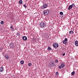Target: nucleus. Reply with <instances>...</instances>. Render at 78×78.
I'll use <instances>...</instances> for the list:
<instances>
[{
    "mask_svg": "<svg viewBox=\"0 0 78 78\" xmlns=\"http://www.w3.org/2000/svg\"><path fill=\"white\" fill-rule=\"evenodd\" d=\"M49 13V10H46L43 12V14H44V16H45L48 14Z\"/></svg>",
    "mask_w": 78,
    "mask_h": 78,
    "instance_id": "2",
    "label": "nucleus"
},
{
    "mask_svg": "<svg viewBox=\"0 0 78 78\" xmlns=\"http://www.w3.org/2000/svg\"><path fill=\"white\" fill-rule=\"evenodd\" d=\"M51 50V48L48 47V51H50Z\"/></svg>",
    "mask_w": 78,
    "mask_h": 78,
    "instance_id": "16",
    "label": "nucleus"
},
{
    "mask_svg": "<svg viewBox=\"0 0 78 78\" xmlns=\"http://www.w3.org/2000/svg\"><path fill=\"white\" fill-rule=\"evenodd\" d=\"M20 63L21 64H23L24 63V62L23 61H21Z\"/></svg>",
    "mask_w": 78,
    "mask_h": 78,
    "instance_id": "19",
    "label": "nucleus"
},
{
    "mask_svg": "<svg viewBox=\"0 0 78 78\" xmlns=\"http://www.w3.org/2000/svg\"><path fill=\"white\" fill-rule=\"evenodd\" d=\"M73 7V5H69V7L68 8V10H70L71 9H72Z\"/></svg>",
    "mask_w": 78,
    "mask_h": 78,
    "instance_id": "8",
    "label": "nucleus"
},
{
    "mask_svg": "<svg viewBox=\"0 0 78 78\" xmlns=\"http://www.w3.org/2000/svg\"><path fill=\"white\" fill-rule=\"evenodd\" d=\"M72 5H73V7H75V5L74 3L72 4Z\"/></svg>",
    "mask_w": 78,
    "mask_h": 78,
    "instance_id": "25",
    "label": "nucleus"
},
{
    "mask_svg": "<svg viewBox=\"0 0 78 78\" xmlns=\"http://www.w3.org/2000/svg\"><path fill=\"white\" fill-rule=\"evenodd\" d=\"M43 6L44 8H46L48 6V5L47 4H44L43 5Z\"/></svg>",
    "mask_w": 78,
    "mask_h": 78,
    "instance_id": "12",
    "label": "nucleus"
},
{
    "mask_svg": "<svg viewBox=\"0 0 78 78\" xmlns=\"http://www.w3.org/2000/svg\"><path fill=\"white\" fill-rule=\"evenodd\" d=\"M16 35H17V36H20V33H17L16 34Z\"/></svg>",
    "mask_w": 78,
    "mask_h": 78,
    "instance_id": "21",
    "label": "nucleus"
},
{
    "mask_svg": "<svg viewBox=\"0 0 78 78\" xmlns=\"http://www.w3.org/2000/svg\"><path fill=\"white\" fill-rule=\"evenodd\" d=\"M67 39L65 38V40L63 41V43L64 44H66L67 43Z\"/></svg>",
    "mask_w": 78,
    "mask_h": 78,
    "instance_id": "6",
    "label": "nucleus"
},
{
    "mask_svg": "<svg viewBox=\"0 0 78 78\" xmlns=\"http://www.w3.org/2000/svg\"><path fill=\"white\" fill-rule=\"evenodd\" d=\"M22 3H23V2H22V1L20 0L19 1V3L20 4H22Z\"/></svg>",
    "mask_w": 78,
    "mask_h": 78,
    "instance_id": "20",
    "label": "nucleus"
},
{
    "mask_svg": "<svg viewBox=\"0 0 78 78\" xmlns=\"http://www.w3.org/2000/svg\"><path fill=\"white\" fill-rule=\"evenodd\" d=\"M28 65L29 66H31L32 65L31 63H29Z\"/></svg>",
    "mask_w": 78,
    "mask_h": 78,
    "instance_id": "22",
    "label": "nucleus"
},
{
    "mask_svg": "<svg viewBox=\"0 0 78 78\" xmlns=\"http://www.w3.org/2000/svg\"><path fill=\"white\" fill-rule=\"evenodd\" d=\"M60 15H62L63 14V12H60Z\"/></svg>",
    "mask_w": 78,
    "mask_h": 78,
    "instance_id": "24",
    "label": "nucleus"
},
{
    "mask_svg": "<svg viewBox=\"0 0 78 78\" xmlns=\"http://www.w3.org/2000/svg\"><path fill=\"white\" fill-rule=\"evenodd\" d=\"M72 75H74L75 74V71H73V72L71 73Z\"/></svg>",
    "mask_w": 78,
    "mask_h": 78,
    "instance_id": "15",
    "label": "nucleus"
},
{
    "mask_svg": "<svg viewBox=\"0 0 78 78\" xmlns=\"http://www.w3.org/2000/svg\"><path fill=\"white\" fill-rule=\"evenodd\" d=\"M23 6H24V7L25 8H27V5H26L24 4L23 5Z\"/></svg>",
    "mask_w": 78,
    "mask_h": 78,
    "instance_id": "23",
    "label": "nucleus"
},
{
    "mask_svg": "<svg viewBox=\"0 0 78 78\" xmlns=\"http://www.w3.org/2000/svg\"><path fill=\"white\" fill-rule=\"evenodd\" d=\"M40 26L41 28H44L46 27V24L44 22H42L40 23Z\"/></svg>",
    "mask_w": 78,
    "mask_h": 78,
    "instance_id": "1",
    "label": "nucleus"
},
{
    "mask_svg": "<svg viewBox=\"0 0 78 78\" xmlns=\"http://www.w3.org/2000/svg\"><path fill=\"white\" fill-rule=\"evenodd\" d=\"M23 41H27V37L26 36H23Z\"/></svg>",
    "mask_w": 78,
    "mask_h": 78,
    "instance_id": "9",
    "label": "nucleus"
},
{
    "mask_svg": "<svg viewBox=\"0 0 78 78\" xmlns=\"http://www.w3.org/2000/svg\"><path fill=\"white\" fill-rule=\"evenodd\" d=\"M69 33L71 34H73V30H71L70 31H69Z\"/></svg>",
    "mask_w": 78,
    "mask_h": 78,
    "instance_id": "13",
    "label": "nucleus"
},
{
    "mask_svg": "<svg viewBox=\"0 0 78 78\" xmlns=\"http://www.w3.org/2000/svg\"><path fill=\"white\" fill-rule=\"evenodd\" d=\"M53 46L55 48H57L58 47V44L56 43H54L53 44Z\"/></svg>",
    "mask_w": 78,
    "mask_h": 78,
    "instance_id": "3",
    "label": "nucleus"
},
{
    "mask_svg": "<svg viewBox=\"0 0 78 78\" xmlns=\"http://www.w3.org/2000/svg\"><path fill=\"white\" fill-rule=\"evenodd\" d=\"M14 30V28H12V31H13Z\"/></svg>",
    "mask_w": 78,
    "mask_h": 78,
    "instance_id": "30",
    "label": "nucleus"
},
{
    "mask_svg": "<svg viewBox=\"0 0 78 78\" xmlns=\"http://www.w3.org/2000/svg\"><path fill=\"white\" fill-rule=\"evenodd\" d=\"M55 62H58V59H56V60H55Z\"/></svg>",
    "mask_w": 78,
    "mask_h": 78,
    "instance_id": "26",
    "label": "nucleus"
},
{
    "mask_svg": "<svg viewBox=\"0 0 78 78\" xmlns=\"http://www.w3.org/2000/svg\"><path fill=\"white\" fill-rule=\"evenodd\" d=\"M5 58L6 59H8L9 58V57H8V55H5Z\"/></svg>",
    "mask_w": 78,
    "mask_h": 78,
    "instance_id": "14",
    "label": "nucleus"
},
{
    "mask_svg": "<svg viewBox=\"0 0 78 78\" xmlns=\"http://www.w3.org/2000/svg\"><path fill=\"white\" fill-rule=\"evenodd\" d=\"M75 45H76V46H78V41H75Z\"/></svg>",
    "mask_w": 78,
    "mask_h": 78,
    "instance_id": "11",
    "label": "nucleus"
},
{
    "mask_svg": "<svg viewBox=\"0 0 78 78\" xmlns=\"http://www.w3.org/2000/svg\"><path fill=\"white\" fill-rule=\"evenodd\" d=\"M14 44H10L9 47H10L11 48H13L14 47Z\"/></svg>",
    "mask_w": 78,
    "mask_h": 78,
    "instance_id": "7",
    "label": "nucleus"
},
{
    "mask_svg": "<svg viewBox=\"0 0 78 78\" xmlns=\"http://www.w3.org/2000/svg\"><path fill=\"white\" fill-rule=\"evenodd\" d=\"M66 55V54H65V53H64L62 55H63V56H64V55Z\"/></svg>",
    "mask_w": 78,
    "mask_h": 78,
    "instance_id": "29",
    "label": "nucleus"
},
{
    "mask_svg": "<svg viewBox=\"0 0 78 78\" xmlns=\"http://www.w3.org/2000/svg\"><path fill=\"white\" fill-rule=\"evenodd\" d=\"M0 23L2 25H3V24H4V21H1L0 22Z\"/></svg>",
    "mask_w": 78,
    "mask_h": 78,
    "instance_id": "18",
    "label": "nucleus"
},
{
    "mask_svg": "<svg viewBox=\"0 0 78 78\" xmlns=\"http://www.w3.org/2000/svg\"><path fill=\"white\" fill-rule=\"evenodd\" d=\"M50 66L51 67H53L55 66V64L53 62H51L50 63Z\"/></svg>",
    "mask_w": 78,
    "mask_h": 78,
    "instance_id": "5",
    "label": "nucleus"
},
{
    "mask_svg": "<svg viewBox=\"0 0 78 78\" xmlns=\"http://www.w3.org/2000/svg\"><path fill=\"white\" fill-rule=\"evenodd\" d=\"M40 8L41 9H42L43 10V9H44V6H41Z\"/></svg>",
    "mask_w": 78,
    "mask_h": 78,
    "instance_id": "17",
    "label": "nucleus"
},
{
    "mask_svg": "<svg viewBox=\"0 0 78 78\" xmlns=\"http://www.w3.org/2000/svg\"><path fill=\"white\" fill-rule=\"evenodd\" d=\"M13 28V26H11L10 28L11 29Z\"/></svg>",
    "mask_w": 78,
    "mask_h": 78,
    "instance_id": "28",
    "label": "nucleus"
},
{
    "mask_svg": "<svg viewBox=\"0 0 78 78\" xmlns=\"http://www.w3.org/2000/svg\"><path fill=\"white\" fill-rule=\"evenodd\" d=\"M56 75H58V73L57 72L56 73Z\"/></svg>",
    "mask_w": 78,
    "mask_h": 78,
    "instance_id": "27",
    "label": "nucleus"
},
{
    "mask_svg": "<svg viewBox=\"0 0 78 78\" xmlns=\"http://www.w3.org/2000/svg\"><path fill=\"white\" fill-rule=\"evenodd\" d=\"M3 72V68L0 67V72Z\"/></svg>",
    "mask_w": 78,
    "mask_h": 78,
    "instance_id": "10",
    "label": "nucleus"
},
{
    "mask_svg": "<svg viewBox=\"0 0 78 78\" xmlns=\"http://www.w3.org/2000/svg\"><path fill=\"white\" fill-rule=\"evenodd\" d=\"M65 67L64 64L63 63H61V66H58V67L59 69H61V68H64Z\"/></svg>",
    "mask_w": 78,
    "mask_h": 78,
    "instance_id": "4",
    "label": "nucleus"
}]
</instances>
